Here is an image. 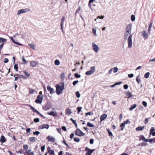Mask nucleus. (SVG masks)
<instances>
[{
    "label": "nucleus",
    "mask_w": 155,
    "mask_h": 155,
    "mask_svg": "<svg viewBox=\"0 0 155 155\" xmlns=\"http://www.w3.org/2000/svg\"><path fill=\"white\" fill-rule=\"evenodd\" d=\"M94 0H90L89 2L88 5L89 7L91 8V3H92Z\"/></svg>",
    "instance_id": "09e8293b"
},
{
    "label": "nucleus",
    "mask_w": 155,
    "mask_h": 155,
    "mask_svg": "<svg viewBox=\"0 0 155 155\" xmlns=\"http://www.w3.org/2000/svg\"><path fill=\"white\" fill-rule=\"evenodd\" d=\"M132 35H130L127 39V42L128 44V46L129 48H131L132 46Z\"/></svg>",
    "instance_id": "6e6552de"
},
{
    "label": "nucleus",
    "mask_w": 155,
    "mask_h": 155,
    "mask_svg": "<svg viewBox=\"0 0 155 155\" xmlns=\"http://www.w3.org/2000/svg\"><path fill=\"white\" fill-rule=\"evenodd\" d=\"M128 77L129 78H131L134 77V74H128Z\"/></svg>",
    "instance_id": "680f3d73"
},
{
    "label": "nucleus",
    "mask_w": 155,
    "mask_h": 155,
    "mask_svg": "<svg viewBox=\"0 0 155 155\" xmlns=\"http://www.w3.org/2000/svg\"><path fill=\"white\" fill-rule=\"evenodd\" d=\"M61 77L62 80H64L65 78L64 73H62L61 74Z\"/></svg>",
    "instance_id": "c9c22d12"
},
{
    "label": "nucleus",
    "mask_w": 155,
    "mask_h": 155,
    "mask_svg": "<svg viewBox=\"0 0 155 155\" xmlns=\"http://www.w3.org/2000/svg\"><path fill=\"white\" fill-rule=\"evenodd\" d=\"M43 96H41L40 95H38L37 97L36 100L35 101V102L37 104H41L43 99Z\"/></svg>",
    "instance_id": "7ed1b4c3"
},
{
    "label": "nucleus",
    "mask_w": 155,
    "mask_h": 155,
    "mask_svg": "<svg viewBox=\"0 0 155 155\" xmlns=\"http://www.w3.org/2000/svg\"><path fill=\"white\" fill-rule=\"evenodd\" d=\"M34 121L35 123L38 122L39 121V119L38 118L34 119Z\"/></svg>",
    "instance_id": "c03bdc74"
},
{
    "label": "nucleus",
    "mask_w": 155,
    "mask_h": 155,
    "mask_svg": "<svg viewBox=\"0 0 155 155\" xmlns=\"http://www.w3.org/2000/svg\"><path fill=\"white\" fill-rule=\"evenodd\" d=\"M22 61H23V63L24 64H27V62L26 60L25 59L24 57H23L22 58Z\"/></svg>",
    "instance_id": "f704fd0d"
},
{
    "label": "nucleus",
    "mask_w": 155,
    "mask_h": 155,
    "mask_svg": "<svg viewBox=\"0 0 155 155\" xmlns=\"http://www.w3.org/2000/svg\"><path fill=\"white\" fill-rule=\"evenodd\" d=\"M92 45L93 50L95 52L97 53L99 50V47L94 42L92 43Z\"/></svg>",
    "instance_id": "39448f33"
},
{
    "label": "nucleus",
    "mask_w": 155,
    "mask_h": 155,
    "mask_svg": "<svg viewBox=\"0 0 155 155\" xmlns=\"http://www.w3.org/2000/svg\"><path fill=\"white\" fill-rule=\"evenodd\" d=\"M74 141L78 142L80 141V139L78 137H74Z\"/></svg>",
    "instance_id": "58836bf2"
},
{
    "label": "nucleus",
    "mask_w": 155,
    "mask_h": 155,
    "mask_svg": "<svg viewBox=\"0 0 155 155\" xmlns=\"http://www.w3.org/2000/svg\"><path fill=\"white\" fill-rule=\"evenodd\" d=\"M136 80L138 84H140L141 82V80L139 78V76H137L136 78Z\"/></svg>",
    "instance_id": "2f4dec72"
},
{
    "label": "nucleus",
    "mask_w": 155,
    "mask_h": 155,
    "mask_svg": "<svg viewBox=\"0 0 155 155\" xmlns=\"http://www.w3.org/2000/svg\"><path fill=\"white\" fill-rule=\"evenodd\" d=\"M29 93L31 94H33L34 92L35 91V90L34 89L29 88Z\"/></svg>",
    "instance_id": "ea45409f"
},
{
    "label": "nucleus",
    "mask_w": 155,
    "mask_h": 155,
    "mask_svg": "<svg viewBox=\"0 0 155 155\" xmlns=\"http://www.w3.org/2000/svg\"><path fill=\"white\" fill-rule=\"evenodd\" d=\"M51 108V106L49 104H47L43 107V109L45 110H47L50 109Z\"/></svg>",
    "instance_id": "6ab92c4d"
},
{
    "label": "nucleus",
    "mask_w": 155,
    "mask_h": 155,
    "mask_svg": "<svg viewBox=\"0 0 155 155\" xmlns=\"http://www.w3.org/2000/svg\"><path fill=\"white\" fill-rule=\"evenodd\" d=\"M64 82H60L56 85V92L58 95L62 93V92L64 89Z\"/></svg>",
    "instance_id": "f257e3e1"
},
{
    "label": "nucleus",
    "mask_w": 155,
    "mask_h": 155,
    "mask_svg": "<svg viewBox=\"0 0 155 155\" xmlns=\"http://www.w3.org/2000/svg\"><path fill=\"white\" fill-rule=\"evenodd\" d=\"M36 138L35 137H32L29 138V140L31 142H34L35 141Z\"/></svg>",
    "instance_id": "4be33fe9"
},
{
    "label": "nucleus",
    "mask_w": 155,
    "mask_h": 155,
    "mask_svg": "<svg viewBox=\"0 0 155 155\" xmlns=\"http://www.w3.org/2000/svg\"><path fill=\"white\" fill-rule=\"evenodd\" d=\"M78 80H76V81H74L73 82V84L74 86H75L78 83Z\"/></svg>",
    "instance_id": "4d7b16f0"
},
{
    "label": "nucleus",
    "mask_w": 155,
    "mask_h": 155,
    "mask_svg": "<svg viewBox=\"0 0 155 155\" xmlns=\"http://www.w3.org/2000/svg\"><path fill=\"white\" fill-rule=\"evenodd\" d=\"M75 94H76V96L78 98L80 97V94L78 91H76L75 93Z\"/></svg>",
    "instance_id": "a19ab883"
},
{
    "label": "nucleus",
    "mask_w": 155,
    "mask_h": 155,
    "mask_svg": "<svg viewBox=\"0 0 155 155\" xmlns=\"http://www.w3.org/2000/svg\"><path fill=\"white\" fill-rule=\"evenodd\" d=\"M137 107V105L136 104H134L133 105H132L129 108V110L130 111H131L133 109H134V108H136Z\"/></svg>",
    "instance_id": "393cba45"
},
{
    "label": "nucleus",
    "mask_w": 155,
    "mask_h": 155,
    "mask_svg": "<svg viewBox=\"0 0 155 155\" xmlns=\"http://www.w3.org/2000/svg\"><path fill=\"white\" fill-rule=\"evenodd\" d=\"M126 95L128 97V98H130V97H131L132 96V94L130 92H127L126 93Z\"/></svg>",
    "instance_id": "cd10ccee"
},
{
    "label": "nucleus",
    "mask_w": 155,
    "mask_h": 155,
    "mask_svg": "<svg viewBox=\"0 0 155 155\" xmlns=\"http://www.w3.org/2000/svg\"><path fill=\"white\" fill-rule=\"evenodd\" d=\"M94 141V140L92 139H90V144H92L93 143Z\"/></svg>",
    "instance_id": "774afa93"
},
{
    "label": "nucleus",
    "mask_w": 155,
    "mask_h": 155,
    "mask_svg": "<svg viewBox=\"0 0 155 155\" xmlns=\"http://www.w3.org/2000/svg\"><path fill=\"white\" fill-rule=\"evenodd\" d=\"M142 36L143 37L144 39H146L148 37V35L146 33V32L143 31L142 32Z\"/></svg>",
    "instance_id": "a211bd4d"
},
{
    "label": "nucleus",
    "mask_w": 155,
    "mask_h": 155,
    "mask_svg": "<svg viewBox=\"0 0 155 155\" xmlns=\"http://www.w3.org/2000/svg\"><path fill=\"white\" fill-rule=\"evenodd\" d=\"M23 148L26 150H27L28 149V146L27 145V144H25V145H24L23 146Z\"/></svg>",
    "instance_id": "8fccbe9b"
},
{
    "label": "nucleus",
    "mask_w": 155,
    "mask_h": 155,
    "mask_svg": "<svg viewBox=\"0 0 155 155\" xmlns=\"http://www.w3.org/2000/svg\"><path fill=\"white\" fill-rule=\"evenodd\" d=\"M107 115L105 114H103L100 117V121H101L104 120L107 117Z\"/></svg>",
    "instance_id": "f3484780"
},
{
    "label": "nucleus",
    "mask_w": 155,
    "mask_h": 155,
    "mask_svg": "<svg viewBox=\"0 0 155 155\" xmlns=\"http://www.w3.org/2000/svg\"><path fill=\"white\" fill-rule=\"evenodd\" d=\"M24 72L26 76H27L28 77L30 76V74L28 73L26 71H24Z\"/></svg>",
    "instance_id": "49530a36"
},
{
    "label": "nucleus",
    "mask_w": 155,
    "mask_h": 155,
    "mask_svg": "<svg viewBox=\"0 0 155 155\" xmlns=\"http://www.w3.org/2000/svg\"><path fill=\"white\" fill-rule=\"evenodd\" d=\"M82 109V107H78L77 108V109L78 110V113H79L81 111V109Z\"/></svg>",
    "instance_id": "3c124183"
},
{
    "label": "nucleus",
    "mask_w": 155,
    "mask_h": 155,
    "mask_svg": "<svg viewBox=\"0 0 155 155\" xmlns=\"http://www.w3.org/2000/svg\"><path fill=\"white\" fill-rule=\"evenodd\" d=\"M38 64V62L35 61H31L30 62V65L32 67H35Z\"/></svg>",
    "instance_id": "ddd939ff"
},
{
    "label": "nucleus",
    "mask_w": 155,
    "mask_h": 155,
    "mask_svg": "<svg viewBox=\"0 0 155 155\" xmlns=\"http://www.w3.org/2000/svg\"><path fill=\"white\" fill-rule=\"evenodd\" d=\"M142 104L145 107H146L147 106V104L146 102L145 101H143L142 103Z\"/></svg>",
    "instance_id": "5fc2aeb1"
},
{
    "label": "nucleus",
    "mask_w": 155,
    "mask_h": 155,
    "mask_svg": "<svg viewBox=\"0 0 155 155\" xmlns=\"http://www.w3.org/2000/svg\"><path fill=\"white\" fill-rule=\"evenodd\" d=\"M29 46H30V47H31V48L33 49H35V46L34 45L32 44H29Z\"/></svg>",
    "instance_id": "6e6d98bb"
},
{
    "label": "nucleus",
    "mask_w": 155,
    "mask_h": 155,
    "mask_svg": "<svg viewBox=\"0 0 155 155\" xmlns=\"http://www.w3.org/2000/svg\"><path fill=\"white\" fill-rule=\"evenodd\" d=\"M54 64L56 65H59L60 64V62L58 60H56L54 61Z\"/></svg>",
    "instance_id": "c756f323"
},
{
    "label": "nucleus",
    "mask_w": 155,
    "mask_h": 155,
    "mask_svg": "<svg viewBox=\"0 0 155 155\" xmlns=\"http://www.w3.org/2000/svg\"><path fill=\"white\" fill-rule=\"evenodd\" d=\"M107 131L108 132V133L109 134V136H113L111 132V131L109 129H107Z\"/></svg>",
    "instance_id": "72a5a7b5"
},
{
    "label": "nucleus",
    "mask_w": 155,
    "mask_h": 155,
    "mask_svg": "<svg viewBox=\"0 0 155 155\" xmlns=\"http://www.w3.org/2000/svg\"><path fill=\"white\" fill-rule=\"evenodd\" d=\"M46 139L48 140V142H51L53 143H54L55 142V138L54 137H51L50 135L48 136L47 137Z\"/></svg>",
    "instance_id": "1a4fd4ad"
},
{
    "label": "nucleus",
    "mask_w": 155,
    "mask_h": 155,
    "mask_svg": "<svg viewBox=\"0 0 155 155\" xmlns=\"http://www.w3.org/2000/svg\"><path fill=\"white\" fill-rule=\"evenodd\" d=\"M149 119V118H146L144 121V123L145 124H147L148 122V119Z\"/></svg>",
    "instance_id": "e2e57ef3"
},
{
    "label": "nucleus",
    "mask_w": 155,
    "mask_h": 155,
    "mask_svg": "<svg viewBox=\"0 0 155 155\" xmlns=\"http://www.w3.org/2000/svg\"><path fill=\"white\" fill-rule=\"evenodd\" d=\"M65 19V17L64 16H63L61 19V28L62 30H63V24L64 22V21ZM63 31V30H62Z\"/></svg>",
    "instance_id": "aec40b11"
},
{
    "label": "nucleus",
    "mask_w": 155,
    "mask_h": 155,
    "mask_svg": "<svg viewBox=\"0 0 155 155\" xmlns=\"http://www.w3.org/2000/svg\"><path fill=\"white\" fill-rule=\"evenodd\" d=\"M40 134V132L38 131H36L33 132V134L35 135H38Z\"/></svg>",
    "instance_id": "37998d69"
},
{
    "label": "nucleus",
    "mask_w": 155,
    "mask_h": 155,
    "mask_svg": "<svg viewBox=\"0 0 155 155\" xmlns=\"http://www.w3.org/2000/svg\"><path fill=\"white\" fill-rule=\"evenodd\" d=\"M49 126L47 124H43L40 126L39 128L40 129L46 128L48 129L49 128Z\"/></svg>",
    "instance_id": "4468645a"
},
{
    "label": "nucleus",
    "mask_w": 155,
    "mask_h": 155,
    "mask_svg": "<svg viewBox=\"0 0 155 155\" xmlns=\"http://www.w3.org/2000/svg\"><path fill=\"white\" fill-rule=\"evenodd\" d=\"M61 129L64 131H66L67 130L66 127L65 126H62L61 127Z\"/></svg>",
    "instance_id": "bf43d9fd"
},
{
    "label": "nucleus",
    "mask_w": 155,
    "mask_h": 155,
    "mask_svg": "<svg viewBox=\"0 0 155 155\" xmlns=\"http://www.w3.org/2000/svg\"><path fill=\"white\" fill-rule=\"evenodd\" d=\"M125 125L123 123L121 124L120 125V127L122 128L121 129V130H123Z\"/></svg>",
    "instance_id": "e433bc0d"
},
{
    "label": "nucleus",
    "mask_w": 155,
    "mask_h": 155,
    "mask_svg": "<svg viewBox=\"0 0 155 155\" xmlns=\"http://www.w3.org/2000/svg\"><path fill=\"white\" fill-rule=\"evenodd\" d=\"M70 120H71L73 123L75 124L76 127H78V125L76 123V120H74L72 118H71L70 119Z\"/></svg>",
    "instance_id": "bb28decb"
},
{
    "label": "nucleus",
    "mask_w": 155,
    "mask_h": 155,
    "mask_svg": "<svg viewBox=\"0 0 155 155\" xmlns=\"http://www.w3.org/2000/svg\"><path fill=\"white\" fill-rule=\"evenodd\" d=\"M129 34V32H127L126 31L125 32L124 35V38L125 39H127V36Z\"/></svg>",
    "instance_id": "c85d7f7f"
},
{
    "label": "nucleus",
    "mask_w": 155,
    "mask_h": 155,
    "mask_svg": "<svg viewBox=\"0 0 155 155\" xmlns=\"http://www.w3.org/2000/svg\"><path fill=\"white\" fill-rule=\"evenodd\" d=\"M6 141V140L5 138V137L3 135H2L1 138L0 139V142L1 141L2 143L5 142Z\"/></svg>",
    "instance_id": "412c9836"
},
{
    "label": "nucleus",
    "mask_w": 155,
    "mask_h": 155,
    "mask_svg": "<svg viewBox=\"0 0 155 155\" xmlns=\"http://www.w3.org/2000/svg\"><path fill=\"white\" fill-rule=\"evenodd\" d=\"M95 71V68L94 66L91 67V69L90 71H88V75H90L94 73Z\"/></svg>",
    "instance_id": "f8f14e48"
},
{
    "label": "nucleus",
    "mask_w": 155,
    "mask_h": 155,
    "mask_svg": "<svg viewBox=\"0 0 155 155\" xmlns=\"http://www.w3.org/2000/svg\"><path fill=\"white\" fill-rule=\"evenodd\" d=\"M65 112L66 114L70 115L71 113V110L68 108L66 110Z\"/></svg>",
    "instance_id": "a878e982"
},
{
    "label": "nucleus",
    "mask_w": 155,
    "mask_h": 155,
    "mask_svg": "<svg viewBox=\"0 0 155 155\" xmlns=\"http://www.w3.org/2000/svg\"><path fill=\"white\" fill-rule=\"evenodd\" d=\"M45 149V145H44L43 146H42L41 147V150L42 152H43L44 151V150Z\"/></svg>",
    "instance_id": "603ef678"
},
{
    "label": "nucleus",
    "mask_w": 155,
    "mask_h": 155,
    "mask_svg": "<svg viewBox=\"0 0 155 155\" xmlns=\"http://www.w3.org/2000/svg\"><path fill=\"white\" fill-rule=\"evenodd\" d=\"M14 68L16 71H18V66L17 64H15L14 66Z\"/></svg>",
    "instance_id": "79ce46f5"
},
{
    "label": "nucleus",
    "mask_w": 155,
    "mask_h": 155,
    "mask_svg": "<svg viewBox=\"0 0 155 155\" xmlns=\"http://www.w3.org/2000/svg\"><path fill=\"white\" fill-rule=\"evenodd\" d=\"M47 114L48 115H50L54 117L56 116L57 115V113L56 112H54L53 111L47 112Z\"/></svg>",
    "instance_id": "2eb2a0df"
},
{
    "label": "nucleus",
    "mask_w": 155,
    "mask_h": 155,
    "mask_svg": "<svg viewBox=\"0 0 155 155\" xmlns=\"http://www.w3.org/2000/svg\"><path fill=\"white\" fill-rule=\"evenodd\" d=\"M30 11V9L28 8H26L25 9H22L20 10L18 12L17 15H19L21 13H24L27 12H29Z\"/></svg>",
    "instance_id": "0eeeda50"
},
{
    "label": "nucleus",
    "mask_w": 155,
    "mask_h": 155,
    "mask_svg": "<svg viewBox=\"0 0 155 155\" xmlns=\"http://www.w3.org/2000/svg\"><path fill=\"white\" fill-rule=\"evenodd\" d=\"M80 10H81V9H80V7H79V8H78L77 10L76 11V12H75V14H77V13H79V12Z\"/></svg>",
    "instance_id": "052dcab7"
},
{
    "label": "nucleus",
    "mask_w": 155,
    "mask_h": 155,
    "mask_svg": "<svg viewBox=\"0 0 155 155\" xmlns=\"http://www.w3.org/2000/svg\"><path fill=\"white\" fill-rule=\"evenodd\" d=\"M92 31H93V32L94 35H96V29L93 28L92 29Z\"/></svg>",
    "instance_id": "864d4df0"
},
{
    "label": "nucleus",
    "mask_w": 155,
    "mask_h": 155,
    "mask_svg": "<svg viewBox=\"0 0 155 155\" xmlns=\"http://www.w3.org/2000/svg\"><path fill=\"white\" fill-rule=\"evenodd\" d=\"M140 138L139 139V140H142L144 142H148L150 143H152V142L153 143H155V137L153 139H146L143 135L140 136Z\"/></svg>",
    "instance_id": "f03ea898"
},
{
    "label": "nucleus",
    "mask_w": 155,
    "mask_h": 155,
    "mask_svg": "<svg viewBox=\"0 0 155 155\" xmlns=\"http://www.w3.org/2000/svg\"><path fill=\"white\" fill-rule=\"evenodd\" d=\"M31 131V129L30 128H28L26 129V132L27 133H30Z\"/></svg>",
    "instance_id": "338daca9"
},
{
    "label": "nucleus",
    "mask_w": 155,
    "mask_h": 155,
    "mask_svg": "<svg viewBox=\"0 0 155 155\" xmlns=\"http://www.w3.org/2000/svg\"><path fill=\"white\" fill-rule=\"evenodd\" d=\"M155 129L153 127H152L150 130V133L149 135V137L151 135H152L153 136H155Z\"/></svg>",
    "instance_id": "9b49d317"
},
{
    "label": "nucleus",
    "mask_w": 155,
    "mask_h": 155,
    "mask_svg": "<svg viewBox=\"0 0 155 155\" xmlns=\"http://www.w3.org/2000/svg\"><path fill=\"white\" fill-rule=\"evenodd\" d=\"M7 41V40L2 38H0V42H4Z\"/></svg>",
    "instance_id": "7c9ffc66"
},
{
    "label": "nucleus",
    "mask_w": 155,
    "mask_h": 155,
    "mask_svg": "<svg viewBox=\"0 0 155 155\" xmlns=\"http://www.w3.org/2000/svg\"><path fill=\"white\" fill-rule=\"evenodd\" d=\"M48 152L49 153L50 155H54V151L51 150L50 147L48 148Z\"/></svg>",
    "instance_id": "dca6fc26"
},
{
    "label": "nucleus",
    "mask_w": 155,
    "mask_h": 155,
    "mask_svg": "<svg viewBox=\"0 0 155 155\" xmlns=\"http://www.w3.org/2000/svg\"><path fill=\"white\" fill-rule=\"evenodd\" d=\"M47 90L50 92L51 94H52L54 93L55 92L54 89L51 88L50 86H47Z\"/></svg>",
    "instance_id": "9d476101"
},
{
    "label": "nucleus",
    "mask_w": 155,
    "mask_h": 155,
    "mask_svg": "<svg viewBox=\"0 0 155 155\" xmlns=\"http://www.w3.org/2000/svg\"><path fill=\"white\" fill-rule=\"evenodd\" d=\"M144 126L142 127H137L136 128V130L137 131L142 130L144 128Z\"/></svg>",
    "instance_id": "5701e85b"
},
{
    "label": "nucleus",
    "mask_w": 155,
    "mask_h": 155,
    "mask_svg": "<svg viewBox=\"0 0 155 155\" xmlns=\"http://www.w3.org/2000/svg\"><path fill=\"white\" fill-rule=\"evenodd\" d=\"M88 127H94V125L92 124H91L90 122H88Z\"/></svg>",
    "instance_id": "de8ad7c7"
},
{
    "label": "nucleus",
    "mask_w": 155,
    "mask_h": 155,
    "mask_svg": "<svg viewBox=\"0 0 155 155\" xmlns=\"http://www.w3.org/2000/svg\"><path fill=\"white\" fill-rule=\"evenodd\" d=\"M131 20L132 21H134V20H135V16L134 15H132L131 16Z\"/></svg>",
    "instance_id": "a18cd8bd"
},
{
    "label": "nucleus",
    "mask_w": 155,
    "mask_h": 155,
    "mask_svg": "<svg viewBox=\"0 0 155 155\" xmlns=\"http://www.w3.org/2000/svg\"><path fill=\"white\" fill-rule=\"evenodd\" d=\"M132 29V25L131 24H130L128 25L126 28V31L127 32H129L130 35H131V31Z\"/></svg>",
    "instance_id": "423d86ee"
},
{
    "label": "nucleus",
    "mask_w": 155,
    "mask_h": 155,
    "mask_svg": "<svg viewBox=\"0 0 155 155\" xmlns=\"http://www.w3.org/2000/svg\"><path fill=\"white\" fill-rule=\"evenodd\" d=\"M94 150V149L91 150L88 148V155H91Z\"/></svg>",
    "instance_id": "b1692460"
},
{
    "label": "nucleus",
    "mask_w": 155,
    "mask_h": 155,
    "mask_svg": "<svg viewBox=\"0 0 155 155\" xmlns=\"http://www.w3.org/2000/svg\"><path fill=\"white\" fill-rule=\"evenodd\" d=\"M75 134L76 135L79 136H83L84 135V133L80 129L77 128L75 132Z\"/></svg>",
    "instance_id": "20e7f679"
},
{
    "label": "nucleus",
    "mask_w": 155,
    "mask_h": 155,
    "mask_svg": "<svg viewBox=\"0 0 155 155\" xmlns=\"http://www.w3.org/2000/svg\"><path fill=\"white\" fill-rule=\"evenodd\" d=\"M123 87L125 89H127L128 88V86L127 84L124 85Z\"/></svg>",
    "instance_id": "0e129e2a"
},
{
    "label": "nucleus",
    "mask_w": 155,
    "mask_h": 155,
    "mask_svg": "<svg viewBox=\"0 0 155 155\" xmlns=\"http://www.w3.org/2000/svg\"><path fill=\"white\" fill-rule=\"evenodd\" d=\"M16 153L17 154H18L19 153H20V154H23V152L22 150L21 151H16Z\"/></svg>",
    "instance_id": "69168bd1"
},
{
    "label": "nucleus",
    "mask_w": 155,
    "mask_h": 155,
    "mask_svg": "<svg viewBox=\"0 0 155 155\" xmlns=\"http://www.w3.org/2000/svg\"><path fill=\"white\" fill-rule=\"evenodd\" d=\"M118 68L117 67H115L113 68L114 72V73H116L118 71Z\"/></svg>",
    "instance_id": "13d9d810"
},
{
    "label": "nucleus",
    "mask_w": 155,
    "mask_h": 155,
    "mask_svg": "<svg viewBox=\"0 0 155 155\" xmlns=\"http://www.w3.org/2000/svg\"><path fill=\"white\" fill-rule=\"evenodd\" d=\"M74 76L77 78H79L81 77L80 75L78 73H75L74 74Z\"/></svg>",
    "instance_id": "4c0bfd02"
},
{
    "label": "nucleus",
    "mask_w": 155,
    "mask_h": 155,
    "mask_svg": "<svg viewBox=\"0 0 155 155\" xmlns=\"http://www.w3.org/2000/svg\"><path fill=\"white\" fill-rule=\"evenodd\" d=\"M149 75L150 73L149 72H147L144 75V77L145 78H147L149 77Z\"/></svg>",
    "instance_id": "473e14b6"
}]
</instances>
